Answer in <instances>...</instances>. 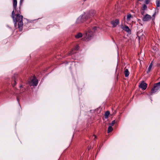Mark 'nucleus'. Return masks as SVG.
<instances>
[{"label":"nucleus","mask_w":160,"mask_h":160,"mask_svg":"<svg viewBox=\"0 0 160 160\" xmlns=\"http://www.w3.org/2000/svg\"><path fill=\"white\" fill-rule=\"evenodd\" d=\"M124 73L125 74V76L126 77H128L129 74V72L127 69H125V71L124 72Z\"/></svg>","instance_id":"nucleus-15"},{"label":"nucleus","mask_w":160,"mask_h":160,"mask_svg":"<svg viewBox=\"0 0 160 160\" xmlns=\"http://www.w3.org/2000/svg\"><path fill=\"white\" fill-rule=\"evenodd\" d=\"M122 28L127 32L128 33H130L131 32V30L128 28V27L127 26H125L124 27L122 26H121Z\"/></svg>","instance_id":"nucleus-12"},{"label":"nucleus","mask_w":160,"mask_h":160,"mask_svg":"<svg viewBox=\"0 0 160 160\" xmlns=\"http://www.w3.org/2000/svg\"><path fill=\"white\" fill-rule=\"evenodd\" d=\"M155 13H154L152 15V17L153 18H154V17H155Z\"/></svg>","instance_id":"nucleus-28"},{"label":"nucleus","mask_w":160,"mask_h":160,"mask_svg":"<svg viewBox=\"0 0 160 160\" xmlns=\"http://www.w3.org/2000/svg\"><path fill=\"white\" fill-rule=\"evenodd\" d=\"M38 80L35 77H34L33 79L29 82L30 85L33 86H37L38 84Z\"/></svg>","instance_id":"nucleus-4"},{"label":"nucleus","mask_w":160,"mask_h":160,"mask_svg":"<svg viewBox=\"0 0 160 160\" xmlns=\"http://www.w3.org/2000/svg\"><path fill=\"white\" fill-rule=\"evenodd\" d=\"M79 49V47L78 45H76L74 49H72L69 52L68 54L69 55H71L75 53V51H77Z\"/></svg>","instance_id":"nucleus-8"},{"label":"nucleus","mask_w":160,"mask_h":160,"mask_svg":"<svg viewBox=\"0 0 160 160\" xmlns=\"http://www.w3.org/2000/svg\"><path fill=\"white\" fill-rule=\"evenodd\" d=\"M115 121H113L112 122V123H111V125L112 126H113V125H114V124H115Z\"/></svg>","instance_id":"nucleus-26"},{"label":"nucleus","mask_w":160,"mask_h":160,"mask_svg":"<svg viewBox=\"0 0 160 160\" xmlns=\"http://www.w3.org/2000/svg\"><path fill=\"white\" fill-rule=\"evenodd\" d=\"M83 36L82 40L88 41L90 40L93 36V33L92 31L89 30L84 34Z\"/></svg>","instance_id":"nucleus-1"},{"label":"nucleus","mask_w":160,"mask_h":160,"mask_svg":"<svg viewBox=\"0 0 160 160\" xmlns=\"http://www.w3.org/2000/svg\"><path fill=\"white\" fill-rule=\"evenodd\" d=\"M98 28L97 27H94L93 28V30L95 32L97 30Z\"/></svg>","instance_id":"nucleus-25"},{"label":"nucleus","mask_w":160,"mask_h":160,"mask_svg":"<svg viewBox=\"0 0 160 160\" xmlns=\"http://www.w3.org/2000/svg\"><path fill=\"white\" fill-rule=\"evenodd\" d=\"M17 14L16 15V18L17 19V21H22L23 16L22 15H20L19 13V12H20V11H17Z\"/></svg>","instance_id":"nucleus-7"},{"label":"nucleus","mask_w":160,"mask_h":160,"mask_svg":"<svg viewBox=\"0 0 160 160\" xmlns=\"http://www.w3.org/2000/svg\"><path fill=\"white\" fill-rule=\"evenodd\" d=\"M133 18V16L130 14L128 13L127 15V21L128 23H129L131 21L132 18Z\"/></svg>","instance_id":"nucleus-14"},{"label":"nucleus","mask_w":160,"mask_h":160,"mask_svg":"<svg viewBox=\"0 0 160 160\" xmlns=\"http://www.w3.org/2000/svg\"><path fill=\"white\" fill-rule=\"evenodd\" d=\"M12 86L13 87H14V86H15V85H16V78H14V81H13V82L12 83Z\"/></svg>","instance_id":"nucleus-22"},{"label":"nucleus","mask_w":160,"mask_h":160,"mask_svg":"<svg viewBox=\"0 0 160 160\" xmlns=\"http://www.w3.org/2000/svg\"><path fill=\"white\" fill-rule=\"evenodd\" d=\"M95 13V11L94 10H91L90 11V12L88 13H86L87 15V17H88V18H91L92 17H93Z\"/></svg>","instance_id":"nucleus-9"},{"label":"nucleus","mask_w":160,"mask_h":160,"mask_svg":"<svg viewBox=\"0 0 160 160\" xmlns=\"http://www.w3.org/2000/svg\"><path fill=\"white\" fill-rule=\"evenodd\" d=\"M18 28L20 29L22 28L23 25L22 21H18Z\"/></svg>","instance_id":"nucleus-16"},{"label":"nucleus","mask_w":160,"mask_h":160,"mask_svg":"<svg viewBox=\"0 0 160 160\" xmlns=\"http://www.w3.org/2000/svg\"><path fill=\"white\" fill-rule=\"evenodd\" d=\"M88 19L87 15L86 13H84L83 14L80 16L77 19V22L78 23L82 22Z\"/></svg>","instance_id":"nucleus-2"},{"label":"nucleus","mask_w":160,"mask_h":160,"mask_svg":"<svg viewBox=\"0 0 160 160\" xmlns=\"http://www.w3.org/2000/svg\"><path fill=\"white\" fill-rule=\"evenodd\" d=\"M150 1V0H146L145 1V3L146 4H148L149 3Z\"/></svg>","instance_id":"nucleus-24"},{"label":"nucleus","mask_w":160,"mask_h":160,"mask_svg":"<svg viewBox=\"0 0 160 160\" xmlns=\"http://www.w3.org/2000/svg\"><path fill=\"white\" fill-rule=\"evenodd\" d=\"M22 86H21L20 87H22Z\"/></svg>","instance_id":"nucleus-32"},{"label":"nucleus","mask_w":160,"mask_h":160,"mask_svg":"<svg viewBox=\"0 0 160 160\" xmlns=\"http://www.w3.org/2000/svg\"><path fill=\"white\" fill-rule=\"evenodd\" d=\"M147 8V6L145 5L144 4L143 5L142 7V9L143 10H145Z\"/></svg>","instance_id":"nucleus-23"},{"label":"nucleus","mask_w":160,"mask_h":160,"mask_svg":"<svg viewBox=\"0 0 160 160\" xmlns=\"http://www.w3.org/2000/svg\"><path fill=\"white\" fill-rule=\"evenodd\" d=\"M111 24L112 25V27H115L119 23V20L118 19H116L115 20L112 21L111 22Z\"/></svg>","instance_id":"nucleus-11"},{"label":"nucleus","mask_w":160,"mask_h":160,"mask_svg":"<svg viewBox=\"0 0 160 160\" xmlns=\"http://www.w3.org/2000/svg\"><path fill=\"white\" fill-rule=\"evenodd\" d=\"M23 0H20V4H21L22 2H23Z\"/></svg>","instance_id":"nucleus-27"},{"label":"nucleus","mask_w":160,"mask_h":160,"mask_svg":"<svg viewBox=\"0 0 160 160\" xmlns=\"http://www.w3.org/2000/svg\"><path fill=\"white\" fill-rule=\"evenodd\" d=\"M110 114V112L109 111H107L105 112V118H108V116Z\"/></svg>","instance_id":"nucleus-19"},{"label":"nucleus","mask_w":160,"mask_h":160,"mask_svg":"<svg viewBox=\"0 0 160 160\" xmlns=\"http://www.w3.org/2000/svg\"><path fill=\"white\" fill-rule=\"evenodd\" d=\"M82 36V34L81 33H78L77 34H76L75 36V37L76 38H81Z\"/></svg>","instance_id":"nucleus-17"},{"label":"nucleus","mask_w":160,"mask_h":160,"mask_svg":"<svg viewBox=\"0 0 160 160\" xmlns=\"http://www.w3.org/2000/svg\"><path fill=\"white\" fill-rule=\"evenodd\" d=\"M147 87V84L143 81L141 82L139 85V88H141L143 90H145L146 89Z\"/></svg>","instance_id":"nucleus-6"},{"label":"nucleus","mask_w":160,"mask_h":160,"mask_svg":"<svg viewBox=\"0 0 160 160\" xmlns=\"http://www.w3.org/2000/svg\"><path fill=\"white\" fill-rule=\"evenodd\" d=\"M160 88V82L154 84L153 88L151 89V94L155 93Z\"/></svg>","instance_id":"nucleus-3"},{"label":"nucleus","mask_w":160,"mask_h":160,"mask_svg":"<svg viewBox=\"0 0 160 160\" xmlns=\"http://www.w3.org/2000/svg\"><path fill=\"white\" fill-rule=\"evenodd\" d=\"M139 1H142L143 0H138Z\"/></svg>","instance_id":"nucleus-31"},{"label":"nucleus","mask_w":160,"mask_h":160,"mask_svg":"<svg viewBox=\"0 0 160 160\" xmlns=\"http://www.w3.org/2000/svg\"><path fill=\"white\" fill-rule=\"evenodd\" d=\"M14 10H15L14 9V10L12 12V17L13 18V22H14L15 26H16L17 24V19L16 18L14 17V16L15 15Z\"/></svg>","instance_id":"nucleus-10"},{"label":"nucleus","mask_w":160,"mask_h":160,"mask_svg":"<svg viewBox=\"0 0 160 160\" xmlns=\"http://www.w3.org/2000/svg\"><path fill=\"white\" fill-rule=\"evenodd\" d=\"M13 6L16 13H17V0H13Z\"/></svg>","instance_id":"nucleus-13"},{"label":"nucleus","mask_w":160,"mask_h":160,"mask_svg":"<svg viewBox=\"0 0 160 160\" xmlns=\"http://www.w3.org/2000/svg\"><path fill=\"white\" fill-rule=\"evenodd\" d=\"M17 100L18 102V98L17 97Z\"/></svg>","instance_id":"nucleus-29"},{"label":"nucleus","mask_w":160,"mask_h":160,"mask_svg":"<svg viewBox=\"0 0 160 160\" xmlns=\"http://www.w3.org/2000/svg\"><path fill=\"white\" fill-rule=\"evenodd\" d=\"M156 4L157 7H159L160 6V0H157Z\"/></svg>","instance_id":"nucleus-21"},{"label":"nucleus","mask_w":160,"mask_h":160,"mask_svg":"<svg viewBox=\"0 0 160 160\" xmlns=\"http://www.w3.org/2000/svg\"><path fill=\"white\" fill-rule=\"evenodd\" d=\"M152 64H153V61H152L151 62V63L149 65V67H148V71H147V72H149L151 70V68H152Z\"/></svg>","instance_id":"nucleus-18"},{"label":"nucleus","mask_w":160,"mask_h":160,"mask_svg":"<svg viewBox=\"0 0 160 160\" xmlns=\"http://www.w3.org/2000/svg\"><path fill=\"white\" fill-rule=\"evenodd\" d=\"M94 138H95H95H96V136H95V135H94Z\"/></svg>","instance_id":"nucleus-30"},{"label":"nucleus","mask_w":160,"mask_h":160,"mask_svg":"<svg viewBox=\"0 0 160 160\" xmlns=\"http://www.w3.org/2000/svg\"><path fill=\"white\" fill-rule=\"evenodd\" d=\"M112 130L113 129L112 127L111 126H109L108 128V133H109L110 132H111L112 131Z\"/></svg>","instance_id":"nucleus-20"},{"label":"nucleus","mask_w":160,"mask_h":160,"mask_svg":"<svg viewBox=\"0 0 160 160\" xmlns=\"http://www.w3.org/2000/svg\"><path fill=\"white\" fill-rule=\"evenodd\" d=\"M151 18L152 17L150 15L146 14L143 16L142 18V20L144 22H148L149 21Z\"/></svg>","instance_id":"nucleus-5"}]
</instances>
